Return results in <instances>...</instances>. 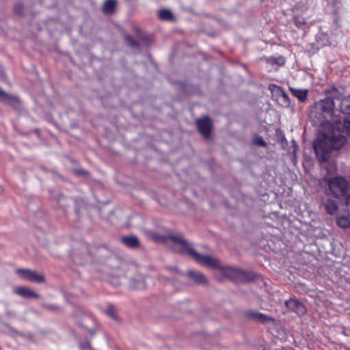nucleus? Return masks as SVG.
<instances>
[{
  "label": "nucleus",
  "instance_id": "obj_7",
  "mask_svg": "<svg viewBox=\"0 0 350 350\" xmlns=\"http://www.w3.org/2000/svg\"><path fill=\"white\" fill-rule=\"evenodd\" d=\"M286 307L295 312L299 315H302L306 312L304 306L296 299H291L285 302Z\"/></svg>",
  "mask_w": 350,
  "mask_h": 350
},
{
  "label": "nucleus",
  "instance_id": "obj_12",
  "mask_svg": "<svg viewBox=\"0 0 350 350\" xmlns=\"http://www.w3.org/2000/svg\"><path fill=\"white\" fill-rule=\"evenodd\" d=\"M336 223L338 226L345 228L350 226V214L345 213L337 217Z\"/></svg>",
  "mask_w": 350,
  "mask_h": 350
},
{
  "label": "nucleus",
  "instance_id": "obj_16",
  "mask_svg": "<svg viewBox=\"0 0 350 350\" xmlns=\"http://www.w3.org/2000/svg\"><path fill=\"white\" fill-rule=\"evenodd\" d=\"M122 241L125 245L129 247H135L138 244L137 239L133 236L124 237L122 238Z\"/></svg>",
  "mask_w": 350,
  "mask_h": 350
},
{
  "label": "nucleus",
  "instance_id": "obj_24",
  "mask_svg": "<svg viewBox=\"0 0 350 350\" xmlns=\"http://www.w3.org/2000/svg\"><path fill=\"white\" fill-rule=\"evenodd\" d=\"M107 314L111 318H113L114 319H116V316L115 312L113 311V309L112 308H109V310H107Z\"/></svg>",
  "mask_w": 350,
  "mask_h": 350
},
{
  "label": "nucleus",
  "instance_id": "obj_19",
  "mask_svg": "<svg viewBox=\"0 0 350 350\" xmlns=\"http://www.w3.org/2000/svg\"><path fill=\"white\" fill-rule=\"evenodd\" d=\"M159 16L162 20L172 19V14L169 10H161L159 12Z\"/></svg>",
  "mask_w": 350,
  "mask_h": 350
},
{
  "label": "nucleus",
  "instance_id": "obj_8",
  "mask_svg": "<svg viewBox=\"0 0 350 350\" xmlns=\"http://www.w3.org/2000/svg\"><path fill=\"white\" fill-rule=\"evenodd\" d=\"M339 198H330L329 197L325 201L324 206L327 213L329 215H334L338 210V201Z\"/></svg>",
  "mask_w": 350,
  "mask_h": 350
},
{
  "label": "nucleus",
  "instance_id": "obj_9",
  "mask_svg": "<svg viewBox=\"0 0 350 350\" xmlns=\"http://www.w3.org/2000/svg\"><path fill=\"white\" fill-rule=\"evenodd\" d=\"M0 100L12 105L14 107L17 108L20 105V102L16 97L8 95L0 89Z\"/></svg>",
  "mask_w": 350,
  "mask_h": 350
},
{
  "label": "nucleus",
  "instance_id": "obj_21",
  "mask_svg": "<svg viewBox=\"0 0 350 350\" xmlns=\"http://www.w3.org/2000/svg\"><path fill=\"white\" fill-rule=\"evenodd\" d=\"M295 24L297 27L302 28L306 24V21L304 18L296 17L295 18Z\"/></svg>",
  "mask_w": 350,
  "mask_h": 350
},
{
  "label": "nucleus",
  "instance_id": "obj_20",
  "mask_svg": "<svg viewBox=\"0 0 350 350\" xmlns=\"http://www.w3.org/2000/svg\"><path fill=\"white\" fill-rule=\"evenodd\" d=\"M325 167L326 168L327 173L330 174H334L337 170L336 164L335 163H327Z\"/></svg>",
  "mask_w": 350,
  "mask_h": 350
},
{
  "label": "nucleus",
  "instance_id": "obj_22",
  "mask_svg": "<svg viewBox=\"0 0 350 350\" xmlns=\"http://www.w3.org/2000/svg\"><path fill=\"white\" fill-rule=\"evenodd\" d=\"M254 143L255 144H256V145L261 146H265V143L262 137H256L254 139Z\"/></svg>",
  "mask_w": 350,
  "mask_h": 350
},
{
  "label": "nucleus",
  "instance_id": "obj_23",
  "mask_svg": "<svg viewBox=\"0 0 350 350\" xmlns=\"http://www.w3.org/2000/svg\"><path fill=\"white\" fill-rule=\"evenodd\" d=\"M126 40L128 42V44L131 46H135L137 44L136 42L133 40V39L129 36H127L126 37Z\"/></svg>",
  "mask_w": 350,
  "mask_h": 350
},
{
  "label": "nucleus",
  "instance_id": "obj_15",
  "mask_svg": "<svg viewBox=\"0 0 350 350\" xmlns=\"http://www.w3.org/2000/svg\"><path fill=\"white\" fill-rule=\"evenodd\" d=\"M340 111L343 113L350 114V95L342 99Z\"/></svg>",
  "mask_w": 350,
  "mask_h": 350
},
{
  "label": "nucleus",
  "instance_id": "obj_14",
  "mask_svg": "<svg viewBox=\"0 0 350 350\" xmlns=\"http://www.w3.org/2000/svg\"><path fill=\"white\" fill-rule=\"evenodd\" d=\"M251 317L256 321L265 323L269 321H273V319L262 313L252 312H251Z\"/></svg>",
  "mask_w": 350,
  "mask_h": 350
},
{
  "label": "nucleus",
  "instance_id": "obj_5",
  "mask_svg": "<svg viewBox=\"0 0 350 350\" xmlns=\"http://www.w3.org/2000/svg\"><path fill=\"white\" fill-rule=\"evenodd\" d=\"M16 273L22 279L29 280L32 282H42L44 276L34 271L26 269H18L16 270Z\"/></svg>",
  "mask_w": 350,
  "mask_h": 350
},
{
  "label": "nucleus",
  "instance_id": "obj_1",
  "mask_svg": "<svg viewBox=\"0 0 350 350\" xmlns=\"http://www.w3.org/2000/svg\"><path fill=\"white\" fill-rule=\"evenodd\" d=\"M173 244V248L176 252L182 254H188L193 256L198 262L208 266L215 269H220L226 276L231 278L235 277L243 276L244 273L240 270L235 269L230 267L220 266L219 260L211 256H203L196 252L189 244L181 237H173L171 238Z\"/></svg>",
  "mask_w": 350,
  "mask_h": 350
},
{
  "label": "nucleus",
  "instance_id": "obj_2",
  "mask_svg": "<svg viewBox=\"0 0 350 350\" xmlns=\"http://www.w3.org/2000/svg\"><path fill=\"white\" fill-rule=\"evenodd\" d=\"M345 142V137L340 134H322L314 142V149L319 161L325 163L328 161L329 152L332 150L340 148Z\"/></svg>",
  "mask_w": 350,
  "mask_h": 350
},
{
  "label": "nucleus",
  "instance_id": "obj_25",
  "mask_svg": "<svg viewBox=\"0 0 350 350\" xmlns=\"http://www.w3.org/2000/svg\"><path fill=\"white\" fill-rule=\"evenodd\" d=\"M284 62V59L282 57H280L275 59V63L278 64V65H283Z\"/></svg>",
  "mask_w": 350,
  "mask_h": 350
},
{
  "label": "nucleus",
  "instance_id": "obj_17",
  "mask_svg": "<svg viewBox=\"0 0 350 350\" xmlns=\"http://www.w3.org/2000/svg\"><path fill=\"white\" fill-rule=\"evenodd\" d=\"M116 3L115 0H107L103 6V12L105 14L111 13L116 7Z\"/></svg>",
  "mask_w": 350,
  "mask_h": 350
},
{
  "label": "nucleus",
  "instance_id": "obj_13",
  "mask_svg": "<svg viewBox=\"0 0 350 350\" xmlns=\"http://www.w3.org/2000/svg\"><path fill=\"white\" fill-rule=\"evenodd\" d=\"M290 90L293 95L297 98V99L299 101L304 102L307 98L308 93V91L307 90H301L296 88H291Z\"/></svg>",
  "mask_w": 350,
  "mask_h": 350
},
{
  "label": "nucleus",
  "instance_id": "obj_18",
  "mask_svg": "<svg viewBox=\"0 0 350 350\" xmlns=\"http://www.w3.org/2000/svg\"><path fill=\"white\" fill-rule=\"evenodd\" d=\"M342 132L345 133L350 137V117L344 119L342 125Z\"/></svg>",
  "mask_w": 350,
  "mask_h": 350
},
{
  "label": "nucleus",
  "instance_id": "obj_28",
  "mask_svg": "<svg viewBox=\"0 0 350 350\" xmlns=\"http://www.w3.org/2000/svg\"><path fill=\"white\" fill-rule=\"evenodd\" d=\"M347 204H349V200H347Z\"/></svg>",
  "mask_w": 350,
  "mask_h": 350
},
{
  "label": "nucleus",
  "instance_id": "obj_27",
  "mask_svg": "<svg viewBox=\"0 0 350 350\" xmlns=\"http://www.w3.org/2000/svg\"><path fill=\"white\" fill-rule=\"evenodd\" d=\"M85 347H86L87 348H89V349H90V350H93V349L90 347V345H89V343H88V342H87V343L85 344Z\"/></svg>",
  "mask_w": 350,
  "mask_h": 350
},
{
  "label": "nucleus",
  "instance_id": "obj_4",
  "mask_svg": "<svg viewBox=\"0 0 350 350\" xmlns=\"http://www.w3.org/2000/svg\"><path fill=\"white\" fill-rule=\"evenodd\" d=\"M335 109V103L333 98H326L314 104V113H319L320 118H331Z\"/></svg>",
  "mask_w": 350,
  "mask_h": 350
},
{
  "label": "nucleus",
  "instance_id": "obj_6",
  "mask_svg": "<svg viewBox=\"0 0 350 350\" xmlns=\"http://www.w3.org/2000/svg\"><path fill=\"white\" fill-rule=\"evenodd\" d=\"M197 125L200 133L204 137H208L211 133V123L208 117H204L197 121Z\"/></svg>",
  "mask_w": 350,
  "mask_h": 350
},
{
  "label": "nucleus",
  "instance_id": "obj_10",
  "mask_svg": "<svg viewBox=\"0 0 350 350\" xmlns=\"http://www.w3.org/2000/svg\"><path fill=\"white\" fill-rule=\"evenodd\" d=\"M14 293L23 297H38V295L29 288L20 286L14 289Z\"/></svg>",
  "mask_w": 350,
  "mask_h": 350
},
{
  "label": "nucleus",
  "instance_id": "obj_26",
  "mask_svg": "<svg viewBox=\"0 0 350 350\" xmlns=\"http://www.w3.org/2000/svg\"><path fill=\"white\" fill-rule=\"evenodd\" d=\"M282 97L286 101V104L288 105V96L284 92L282 93Z\"/></svg>",
  "mask_w": 350,
  "mask_h": 350
},
{
  "label": "nucleus",
  "instance_id": "obj_11",
  "mask_svg": "<svg viewBox=\"0 0 350 350\" xmlns=\"http://www.w3.org/2000/svg\"><path fill=\"white\" fill-rule=\"evenodd\" d=\"M187 275L191 279H192L196 283L205 284L206 282V279L205 276L200 272L189 270L187 272Z\"/></svg>",
  "mask_w": 350,
  "mask_h": 350
},
{
  "label": "nucleus",
  "instance_id": "obj_3",
  "mask_svg": "<svg viewBox=\"0 0 350 350\" xmlns=\"http://www.w3.org/2000/svg\"><path fill=\"white\" fill-rule=\"evenodd\" d=\"M327 184L329 189L327 191V196H332L334 198H340L344 196L349 188L347 180L341 176L329 179Z\"/></svg>",
  "mask_w": 350,
  "mask_h": 350
}]
</instances>
